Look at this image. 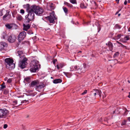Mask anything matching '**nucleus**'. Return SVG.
Here are the masks:
<instances>
[{
  "label": "nucleus",
  "instance_id": "1",
  "mask_svg": "<svg viewBox=\"0 0 130 130\" xmlns=\"http://www.w3.org/2000/svg\"><path fill=\"white\" fill-rule=\"evenodd\" d=\"M24 7L26 9V11L28 13V14L25 16V18L26 20V23H28L34 19L35 13L31 6H29V4L25 5Z\"/></svg>",
  "mask_w": 130,
  "mask_h": 130
},
{
  "label": "nucleus",
  "instance_id": "2",
  "mask_svg": "<svg viewBox=\"0 0 130 130\" xmlns=\"http://www.w3.org/2000/svg\"><path fill=\"white\" fill-rule=\"evenodd\" d=\"M39 61L36 60H33L30 63V71L32 72H36L38 69Z\"/></svg>",
  "mask_w": 130,
  "mask_h": 130
},
{
  "label": "nucleus",
  "instance_id": "3",
  "mask_svg": "<svg viewBox=\"0 0 130 130\" xmlns=\"http://www.w3.org/2000/svg\"><path fill=\"white\" fill-rule=\"evenodd\" d=\"M6 68L11 70L13 69L15 67V64L13 63V60L10 58H7L5 59Z\"/></svg>",
  "mask_w": 130,
  "mask_h": 130
},
{
  "label": "nucleus",
  "instance_id": "4",
  "mask_svg": "<svg viewBox=\"0 0 130 130\" xmlns=\"http://www.w3.org/2000/svg\"><path fill=\"white\" fill-rule=\"evenodd\" d=\"M35 13L38 15H41L43 12V10L39 6L33 5L30 6Z\"/></svg>",
  "mask_w": 130,
  "mask_h": 130
},
{
  "label": "nucleus",
  "instance_id": "5",
  "mask_svg": "<svg viewBox=\"0 0 130 130\" xmlns=\"http://www.w3.org/2000/svg\"><path fill=\"white\" fill-rule=\"evenodd\" d=\"M9 111L5 108L0 109V118H5L8 115Z\"/></svg>",
  "mask_w": 130,
  "mask_h": 130
},
{
  "label": "nucleus",
  "instance_id": "6",
  "mask_svg": "<svg viewBox=\"0 0 130 130\" xmlns=\"http://www.w3.org/2000/svg\"><path fill=\"white\" fill-rule=\"evenodd\" d=\"M20 61L19 62V66L22 69L25 68L27 64V61L28 59L26 58H24L23 59H21Z\"/></svg>",
  "mask_w": 130,
  "mask_h": 130
},
{
  "label": "nucleus",
  "instance_id": "7",
  "mask_svg": "<svg viewBox=\"0 0 130 130\" xmlns=\"http://www.w3.org/2000/svg\"><path fill=\"white\" fill-rule=\"evenodd\" d=\"M47 18L50 23H55L54 20L57 19L54 11L51 13L50 15L47 16Z\"/></svg>",
  "mask_w": 130,
  "mask_h": 130
},
{
  "label": "nucleus",
  "instance_id": "8",
  "mask_svg": "<svg viewBox=\"0 0 130 130\" xmlns=\"http://www.w3.org/2000/svg\"><path fill=\"white\" fill-rule=\"evenodd\" d=\"M26 34V32L24 31L20 33L18 37V40L19 42L24 39L25 37Z\"/></svg>",
  "mask_w": 130,
  "mask_h": 130
},
{
  "label": "nucleus",
  "instance_id": "9",
  "mask_svg": "<svg viewBox=\"0 0 130 130\" xmlns=\"http://www.w3.org/2000/svg\"><path fill=\"white\" fill-rule=\"evenodd\" d=\"M107 46L106 49L108 51H112L113 49V45L112 43L110 42L109 41L106 43Z\"/></svg>",
  "mask_w": 130,
  "mask_h": 130
},
{
  "label": "nucleus",
  "instance_id": "10",
  "mask_svg": "<svg viewBox=\"0 0 130 130\" xmlns=\"http://www.w3.org/2000/svg\"><path fill=\"white\" fill-rule=\"evenodd\" d=\"M101 91L99 90H93L92 91L91 94L94 96L97 94L99 95L100 97H101Z\"/></svg>",
  "mask_w": 130,
  "mask_h": 130
},
{
  "label": "nucleus",
  "instance_id": "11",
  "mask_svg": "<svg viewBox=\"0 0 130 130\" xmlns=\"http://www.w3.org/2000/svg\"><path fill=\"white\" fill-rule=\"evenodd\" d=\"M16 39V37L15 35H12L9 36L8 40L9 42L12 43L15 41Z\"/></svg>",
  "mask_w": 130,
  "mask_h": 130
},
{
  "label": "nucleus",
  "instance_id": "12",
  "mask_svg": "<svg viewBox=\"0 0 130 130\" xmlns=\"http://www.w3.org/2000/svg\"><path fill=\"white\" fill-rule=\"evenodd\" d=\"M7 46V44L6 43L3 42H0V51L4 50L5 48Z\"/></svg>",
  "mask_w": 130,
  "mask_h": 130
},
{
  "label": "nucleus",
  "instance_id": "13",
  "mask_svg": "<svg viewBox=\"0 0 130 130\" xmlns=\"http://www.w3.org/2000/svg\"><path fill=\"white\" fill-rule=\"evenodd\" d=\"M17 55L19 56L21 59H23L24 58H25L24 57V55L23 52L22 51H18L16 54Z\"/></svg>",
  "mask_w": 130,
  "mask_h": 130
},
{
  "label": "nucleus",
  "instance_id": "14",
  "mask_svg": "<svg viewBox=\"0 0 130 130\" xmlns=\"http://www.w3.org/2000/svg\"><path fill=\"white\" fill-rule=\"evenodd\" d=\"M86 71V70L85 69V67L83 65L81 66V68H80L78 66V73H84Z\"/></svg>",
  "mask_w": 130,
  "mask_h": 130
},
{
  "label": "nucleus",
  "instance_id": "15",
  "mask_svg": "<svg viewBox=\"0 0 130 130\" xmlns=\"http://www.w3.org/2000/svg\"><path fill=\"white\" fill-rule=\"evenodd\" d=\"M6 13L4 15L3 17V20H6V18L7 17L8 18V20L10 19L11 18V15H9V11L7 10H6Z\"/></svg>",
  "mask_w": 130,
  "mask_h": 130
},
{
  "label": "nucleus",
  "instance_id": "16",
  "mask_svg": "<svg viewBox=\"0 0 130 130\" xmlns=\"http://www.w3.org/2000/svg\"><path fill=\"white\" fill-rule=\"evenodd\" d=\"M39 84V82L38 80H36L32 81L30 84V86L33 87L35 86H37Z\"/></svg>",
  "mask_w": 130,
  "mask_h": 130
},
{
  "label": "nucleus",
  "instance_id": "17",
  "mask_svg": "<svg viewBox=\"0 0 130 130\" xmlns=\"http://www.w3.org/2000/svg\"><path fill=\"white\" fill-rule=\"evenodd\" d=\"M5 26L7 28L9 29L12 28L14 26H17L16 24L13 23L7 24L5 25Z\"/></svg>",
  "mask_w": 130,
  "mask_h": 130
},
{
  "label": "nucleus",
  "instance_id": "18",
  "mask_svg": "<svg viewBox=\"0 0 130 130\" xmlns=\"http://www.w3.org/2000/svg\"><path fill=\"white\" fill-rule=\"evenodd\" d=\"M70 71H72L74 70L77 71V72L78 73V66H72L71 67Z\"/></svg>",
  "mask_w": 130,
  "mask_h": 130
},
{
  "label": "nucleus",
  "instance_id": "19",
  "mask_svg": "<svg viewBox=\"0 0 130 130\" xmlns=\"http://www.w3.org/2000/svg\"><path fill=\"white\" fill-rule=\"evenodd\" d=\"M44 87V85L43 84L41 85H39L36 86V90L37 91H39V90L42 89Z\"/></svg>",
  "mask_w": 130,
  "mask_h": 130
},
{
  "label": "nucleus",
  "instance_id": "20",
  "mask_svg": "<svg viewBox=\"0 0 130 130\" xmlns=\"http://www.w3.org/2000/svg\"><path fill=\"white\" fill-rule=\"evenodd\" d=\"M129 36H126L124 37V39H120V41L123 42H125L126 41L129 40Z\"/></svg>",
  "mask_w": 130,
  "mask_h": 130
},
{
  "label": "nucleus",
  "instance_id": "21",
  "mask_svg": "<svg viewBox=\"0 0 130 130\" xmlns=\"http://www.w3.org/2000/svg\"><path fill=\"white\" fill-rule=\"evenodd\" d=\"M23 26V29L25 31H27L30 27V25L28 24L27 25L24 24Z\"/></svg>",
  "mask_w": 130,
  "mask_h": 130
},
{
  "label": "nucleus",
  "instance_id": "22",
  "mask_svg": "<svg viewBox=\"0 0 130 130\" xmlns=\"http://www.w3.org/2000/svg\"><path fill=\"white\" fill-rule=\"evenodd\" d=\"M83 66L85 67L86 71L88 70L90 67V65L88 63H84L83 64Z\"/></svg>",
  "mask_w": 130,
  "mask_h": 130
},
{
  "label": "nucleus",
  "instance_id": "23",
  "mask_svg": "<svg viewBox=\"0 0 130 130\" xmlns=\"http://www.w3.org/2000/svg\"><path fill=\"white\" fill-rule=\"evenodd\" d=\"M62 82L61 80L60 79H56L53 80V82L54 84H57L60 83Z\"/></svg>",
  "mask_w": 130,
  "mask_h": 130
},
{
  "label": "nucleus",
  "instance_id": "24",
  "mask_svg": "<svg viewBox=\"0 0 130 130\" xmlns=\"http://www.w3.org/2000/svg\"><path fill=\"white\" fill-rule=\"evenodd\" d=\"M49 4H50V7L51 8V9H55V6L54 4L52 3L50 4V3H49Z\"/></svg>",
  "mask_w": 130,
  "mask_h": 130
},
{
  "label": "nucleus",
  "instance_id": "25",
  "mask_svg": "<svg viewBox=\"0 0 130 130\" xmlns=\"http://www.w3.org/2000/svg\"><path fill=\"white\" fill-rule=\"evenodd\" d=\"M63 73L68 77L70 78L71 76V74L70 73L65 72H63Z\"/></svg>",
  "mask_w": 130,
  "mask_h": 130
},
{
  "label": "nucleus",
  "instance_id": "26",
  "mask_svg": "<svg viewBox=\"0 0 130 130\" xmlns=\"http://www.w3.org/2000/svg\"><path fill=\"white\" fill-rule=\"evenodd\" d=\"M16 18L17 20L19 21H21L23 19L22 17L20 15H18L17 16Z\"/></svg>",
  "mask_w": 130,
  "mask_h": 130
},
{
  "label": "nucleus",
  "instance_id": "27",
  "mask_svg": "<svg viewBox=\"0 0 130 130\" xmlns=\"http://www.w3.org/2000/svg\"><path fill=\"white\" fill-rule=\"evenodd\" d=\"M62 8L65 14H67L68 13V9L66 7H63Z\"/></svg>",
  "mask_w": 130,
  "mask_h": 130
},
{
  "label": "nucleus",
  "instance_id": "28",
  "mask_svg": "<svg viewBox=\"0 0 130 130\" xmlns=\"http://www.w3.org/2000/svg\"><path fill=\"white\" fill-rule=\"evenodd\" d=\"M3 38L4 39H8V37L7 35L5 33L3 34Z\"/></svg>",
  "mask_w": 130,
  "mask_h": 130
},
{
  "label": "nucleus",
  "instance_id": "29",
  "mask_svg": "<svg viewBox=\"0 0 130 130\" xmlns=\"http://www.w3.org/2000/svg\"><path fill=\"white\" fill-rule=\"evenodd\" d=\"M30 80V78L29 77H27L24 79V81L26 82L27 83H29Z\"/></svg>",
  "mask_w": 130,
  "mask_h": 130
},
{
  "label": "nucleus",
  "instance_id": "30",
  "mask_svg": "<svg viewBox=\"0 0 130 130\" xmlns=\"http://www.w3.org/2000/svg\"><path fill=\"white\" fill-rule=\"evenodd\" d=\"M80 7L82 8H86V7L85 6V4L83 3H81L80 4Z\"/></svg>",
  "mask_w": 130,
  "mask_h": 130
},
{
  "label": "nucleus",
  "instance_id": "31",
  "mask_svg": "<svg viewBox=\"0 0 130 130\" xmlns=\"http://www.w3.org/2000/svg\"><path fill=\"white\" fill-rule=\"evenodd\" d=\"M121 35L120 34L118 35L117 36L115 37V39L116 40H118L120 39L121 36Z\"/></svg>",
  "mask_w": 130,
  "mask_h": 130
},
{
  "label": "nucleus",
  "instance_id": "32",
  "mask_svg": "<svg viewBox=\"0 0 130 130\" xmlns=\"http://www.w3.org/2000/svg\"><path fill=\"white\" fill-rule=\"evenodd\" d=\"M6 10L4 9H2L0 10V16H2L3 15V13L4 11H6Z\"/></svg>",
  "mask_w": 130,
  "mask_h": 130
},
{
  "label": "nucleus",
  "instance_id": "33",
  "mask_svg": "<svg viewBox=\"0 0 130 130\" xmlns=\"http://www.w3.org/2000/svg\"><path fill=\"white\" fill-rule=\"evenodd\" d=\"M70 2L72 4H77L76 1V0H70Z\"/></svg>",
  "mask_w": 130,
  "mask_h": 130
},
{
  "label": "nucleus",
  "instance_id": "34",
  "mask_svg": "<svg viewBox=\"0 0 130 130\" xmlns=\"http://www.w3.org/2000/svg\"><path fill=\"white\" fill-rule=\"evenodd\" d=\"M119 54V53L118 52H117L116 53L113 55V57H115L118 56Z\"/></svg>",
  "mask_w": 130,
  "mask_h": 130
},
{
  "label": "nucleus",
  "instance_id": "35",
  "mask_svg": "<svg viewBox=\"0 0 130 130\" xmlns=\"http://www.w3.org/2000/svg\"><path fill=\"white\" fill-rule=\"evenodd\" d=\"M129 111L127 110L126 109H125V111L124 113V115H126L127 114V112H128Z\"/></svg>",
  "mask_w": 130,
  "mask_h": 130
},
{
  "label": "nucleus",
  "instance_id": "36",
  "mask_svg": "<svg viewBox=\"0 0 130 130\" xmlns=\"http://www.w3.org/2000/svg\"><path fill=\"white\" fill-rule=\"evenodd\" d=\"M87 93V90H85L84 92L82 93V95H84L85 94H86Z\"/></svg>",
  "mask_w": 130,
  "mask_h": 130
},
{
  "label": "nucleus",
  "instance_id": "37",
  "mask_svg": "<svg viewBox=\"0 0 130 130\" xmlns=\"http://www.w3.org/2000/svg\"><path fill=\"white\" fill-rule=\"evenodd\" d=\"M67 6L70 8H72L73 7V5L72 4L69 3L67 5Z\"/></svg>",
  "mask_w": 130,
  "mask_h": 130
},
{
  "label": "nucleus",
  "instance_id": "38",
  "mask_svg": "<svg viewBox=\"0 0 130 130\" xmlns=\"http://www.w3.org/2000/svg\"><path fill=\"white\" fill-rule=\"evenodd\" d=\"M126 121L125 120H124V121L122 122V123L121 125H125L126 124Z\"/></svg>",
  "mask_w": 130,
  "mask_h": 130
},
{
  "label": "nucleus",
  "instance_id": "39",
  "mask_svg": "<svg viewBox=\"0 0 130 130\" xmlns=\"http://www.w3.org/2000/svg\"><path fill=\"white\" fill-rule=\"evenodd\" d=\"M24 11L23 9H21L20 10V13L22 14H24Z\"/></svg>",
  "mask_w": 130,
  "mask_h": 130
},
{
  "label": "nucleus",
  "instance_id": "40",
  "mask_svg": "<svg viewBox=\"0 0 130 130\" xmlns=\"http://www.w3.org/2000/svg\"><path fill=\"white\" fill-rule=\"evenodd\" d=\"M12 81V80H11V79H10V78H9V79L7 81V82L8 83H10Z\"/></svg>",
  "mask_w": 130,
  "mask_h": 130
},
{
  "label": "nucleus",
  "instance_id": "41",
  "mask_svg": "<svg viewBox=\"0 0 130 130\" xmlns=\"http://www.w3.org/2000/svg\"><path fill=\"white\" fill-rule=\"evenodd\" d=\"M8 127V125L7 124H5L3 126V128L4 129Z\"/></svg>",
  "mask_w": 130,
  "mask_h": 130
},
{
  "label": "nucleus",
  "instance_id": "42",
  "mask_svg": "<svg viewBox=\"0 0 130 130\" xmlns=\"http://www.w3.org/2000/svg\"><path fill=\"white\" fill-rule=\"evenodd\" d=\"M6 88V86L5 85H4L3 84L1 85V88L2 89H3Z\"/></svg>",
  "mask_w": 130,
  "mask_h": 130
},
{
  "label": "nucleus",
  "instance_id": "43",
  "mask_svg": "<svg viewBox=\"0 0 130 130\" xmlns=\"http://www.w3.org/2000/svg\"><path fill=\"white\" fill-rule=\"evenodd\" d=\"M28 101H26V100H24L22 101H21V103H26Z\"/></svg>",
  "mask_w": 130,
  "mask_h": 130
},
{
  "label": "nucleus",
  "instance_id": "44",
  "mask_svg": "<svg viewBox=\"0 0 130 130\" xmlns=\"http://www.w3.org/2000/svg\"><path fill=\"white\" fill-rule=\"evenodd\" d=\"M13 103H14V105H16L17 104V101L15 100L13 102Z\"/></svg>",
  "mask_w": 130,
  "mask_h": 130
},
{
  "label": "nucleus",
  "instance_id": "45",
  "mask_svg": "<svg viewBox=\"0 0 130 130\" xmlns=\"http://www.w3.org/2000/svg\"><path fill=\"white\" fill-rule=\"evenodd\" d=\"M57 61V60L56 59H55L53 61V63L54 64H55V63Z\"/></svg>",
  "mask_w": 130,
  "mask_h": 130
},
{
  "label": "nucleus",
  "instance_id": "46",
  "mask_svg": "<svg viewBox=\"0 0 130 130\" xmlns=\"http://www.w3.org/2000/svg\"><path fill=\"white\" fill-rule=\"evenodd\" d=\"M68 4H69V3H67V2H64V5H66L67 6V5H68Z\"/></svg>",
  "mask_w": 130,
  "mask_h": 130
},
{
  "label": "nucleus",
  "instance_id": "47",
  "mask_svg": "<svg viewBox=\"0 0 130 130\" xmlns=\"http://www.w3.org/2000/svg\"><path fill=\"white\" fill-rule=\"evenodd\" d=\"M98 120L100 122H102V118H101Z\"/></svg>",
  "mask_w": 130,
  "mask_h": 130
},
{
  "label": "nucleus",
  "instance_id": "48",
  "mask_svg": "<svg viewBox=\"0 0 130 130\" xmlns=\"http://www.w3.org/2000/svg\"><path fill=\"white\" fill-rule=\"evenodd\" d=\"M127 1L126 0H125L124 2V4L125 5H126L127 3Z\"/></svg>",
  "mask_w": 130,
  "mask_h": 130
},
{
  "label": "nucleus",
  "instance_id": "49",
  "mask_svg": "<svg viewBox=\"0 0 130 130\" xmlns=\"http://www.w3.org/2000/svg\"><path fill=\"white\" fill-rule=\"evenodd\" d=\"M98 32H99L100 30V27H98Z\"/></svg>",
  "mask_w": 130,
  "mask_h": 130
},
{
  "label": "nucleus",
  "instance_id": "50",
  "mask_svg": "<svg viewBox=\"0 0 130 130\" xmlns=\"http://www.w3.org/2000/svg\"><path fill=\"white\" fill-rule=\"evenodd\" d=\"M28 34H33V33L31 31H30V32H28Z\"/></svg>",
  "mask_w": 130,
  "mask_h": 130
},
{
  "label": "nucleus",
  "instance_id": "51",
  "mask_svg": "<svg viewBox=\"0 0 130 130\" xmlns=\"http://www.w3.org/2000/svg\"><path fill=\"white\" fill-rule=\"evenodd\" d=\"M56 67H57V69H59L60 68L58 64L57 65Z\"/></svg>",
  "mask_w": 130,
  "mask_h": 130
},
{
  "label": "nucleus",
  "instance_id": "52",
  "mask_svg": "<svg viewBox=\"0 0 130 130\" xmlns=\"http://www.w3.org/2000/svg\"><path fill=\"white\" fill-rule=\"evenodd\" d=\"M120 10H119V11H117L116 12V14H115L116 15L119 12V11Z\"/></svg>",
  "mask_w": 130,
  "mask_h": 130
},
{
  "label": "nucleus",
  "instance_id": "53",
  "mask_svg": "<svg viewBox=\"0 0 130 130\" xmlns=\"http://www.w3.org/2000/svg\"><path fill=\"white\" fill-rule=\"evenodd\" d=\"M129 95L128 96V97L130 98V92H129Z\"/></svg>",
  "mask_w": 130,
  "mask_h": 130
},
{
  "label": "nucleus",
  "instance_id": "54",
  "mask_svg": "<svg viewBox=\"0 0 130 130\" xmlns=\"http://www.w3.org/2000/svg\"><path fill=\"white\" fill-rule=\"evenodd\" d=\"M116 1L117 2H118V3H119V0H116Z\"/></svg>",
  "mask_w": 130,
  "mask_h": 130
},
{
  "label": "nucleus",
  "instance_id": "55",
  "mask_svg": "<svg viewBox=\"0 0 130 130\" xmlns=\"http://www.w3.org/2000/svg\"><path fill=\"white\" fill-rule=\"evenodd\" d=\"M128 120L130 121V117H128Z\"/></svg>",
  "mask_w": 130,
  "mask_h": 130
},
{
  "label": "nucleus",
  "instance_id": "56",
  "mask_svg": "<svg viewBox=\"0 0 130 130\" xmlns=\"http://www.w3.org/2000/svg\"><path fill=\"white\" fill-rule=\"evenodd\" d=\"M116 26H118L119 28H120V26H119L118 25H116Z\"/></svg>",
  "mask_w": 130,
  "mask_h": 130
},
{
  "label": "nucleus",
  "instance_id": "57",
  "mask_svg": "<svg viewBox=\"0 0 130 130\" xmlns=\"http://www.w3.org/2000/svg\"><path fill=\"white\" fill-rule=\"evenodd\" d=\"M128 30L129 31H130V27H129L128 28Z\"/></svg>",
  "mask_w": 130,
  "mask_h": 130
},
{
  "label": "nucleus",
  "instance_id": "58",
  "mask_svg": "<svg viewBox=\"0 0 130 130\" xmlns=\"http://www.w3.org/2000/svg\"><path fill=\"white\" fill-rule=\"evenodd\" d=\"M128 3H130V0H128Z\"/></svg>",
  "mask_w": 130,
  "mask_h": 130
},
{
  "label": "nucleus",
  "instance_id": "59",
  "mask_svg": "<svg viewBox=\"0 0 130 130\" xmlns=\"http://www.w3.org/2000/svg\"><path fill=\"white\" fill-rule=\"evenodd\" d=\"M120 15H121L120 14V13L119 14H118V16H120Z\"/></svg>",
  "mask_w": 130,
  "mask_h": 130
},
{
  "label": "nucleus",
  "instance_id": "60",
  "mask_svg": "<svg viewBox=\"0 0 130 130\" xmlns=\"http://www.w3.org/2000/svg\"><path fill=\"white\" fill-rule=\"evenodd\" d=\"M115 112H116V111H113V113H115Z\"/></svg>",
  "mask_w": 130,
  "mask_h": 130
},
{
  "label": "nucleus",
  "instance_id": "61",
  "mask_svg": "<svg viewBox=\"0 0 130 130\" xmlns=\"http://www.w3.org/2000/svg\"><path fill=\"white\" fill-rule=\"evenodd\" d=\"M117 42L118 43H119V44H121L119 42H118L117 41Z\"/></svg>",
  "mask_w": 130,
  "mask_h": 130
},
{
  "label": "nucleus",
  "instance_id": "62",
  "mask_svg": "<svg viewBox=\"0 0 130 130\" xmlns=\"http://www.w3.org/2000/svg\"><path fill=\"white\" fill-rule=\"evenodd\" d=\"M128 82L129 83H130V82H129V80H128Z\"/></svg>",
  "mask_w": 130,
  "mask_h": 130
},
{
  "label": "nucleus",
  "instance_id": "63",
  "mask_svg": "<svg viewBox=\"0 0 130 130\" xmlns=\"http://www.w3.org/2000/svg\"><path fill=\"white\" fill-rule=\"evenodd\" d=\"M47 129L48 130H50V129H48V128Z\"/></svg>",
  "mask_w": 130,
  "mask_h": 130
},
{
  "label": "nucleus",
  "instance_id": "64",
  "mask_svg": "<svg viewBox=\"0 0 130 130\" xmlns=\"http://www.w3.org/2000/svg\"><path fill=\"white\" fill-rule=\"evenodd\" d=\"M81 52V51H79V52Z\"/></svg>",
  "mask_w": 130,
  "mask_h": 130
}]
</instances>
